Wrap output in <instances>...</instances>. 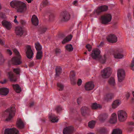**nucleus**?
Here are the masks:
<instances>
[{"label": "nucleus", "mask_w": 134, "mask_h": 134, "mask_svg": "<svg viewBox=\"0 0 134 134\" xmlns=\"http://www.w3.org/2000/svg\"><path fill=\"white\" fill-rule=\"evenodd\" d=\"M107 40L111 43H115L117 42V38L116 36L113 34H111L107 38Z\"/></svg>", "instance_id": "14"}, {"label": "nucleus", "mask_w": 134, "mask_h": 134, "mask_svg": "<svg viewBox=\"0 0 134 134\" xmlns=\"http://www.w3.org/2000/svg\"><path fill=\"white\" fill-rule=\"evenodd\" d=\"M9 78L11 81H15L16 80L15 76L12 72H10L8 73Z\"/></svg>", "instance_id": "28"}, {"label": "nucleus", "mask_w": 134, "mask_h": 134, "mask_svg": "<svg viewBox=\"0 0 134 134\" xmlns=\"http://www.w3.org/2000/svg\"><path fill=\"white\" fill-rule=\"evenodd\" d=\"M78 2L76 1H75L73 2V4L75 5H76V4Z\"/></svg>", "instance_id": "61"}, {"label": "nucleus", "mask_w": 134, "mask_h": 134, "mask_svg": "<svg viewBox=\"0 0 134 134\" xmlns=\"http://www.w3.org/2000/svg\"><path fill=\"white\" fill-rule=\"evenodd\" d=\"M43 4L44 5H48V3L47 0H45L43 2Z\"/></svg>", "instance_id": "59"}, {"label": "nucleus", "mask_w": 134, "mask_h": 134, "mask_svg": "<svg viewBox=\"0 0 134 134\" xmlns=\"http://www.w3.org/2000/svg\"><path fill=\"white\" fill-rule=\"evenodd\" d=\"M15 106L13 105L5 111L3 116L6 118V121H9L13 118L15 115Z\"/></svg>", "instance_id": "1"}, {"label": "nucleus", "mask_w": 134, "mask_h": 134, "mask_svg": "<svg viewBox=\"0 0 134 134\" xmlns=\"http://www.w3.org/2000/svg\"><path fill=\"white\" fill-rule=\"evenodd\" d=\"M42 56V51H37L36 54V58L37 59H40L41 58Z\"/></svg>", "instance_id": "37"}, {"label": "nucleus", "mask_w": 134, "mask_h": 134, "mask_svg": "<svg viewBox=\"0 0 134 134\" xmlns=\"http://www.w3.org/2000/svg\"><path fill=\"white\" fill-rule=\"evenodd\" d=\"M0 17L2 19H5L6 16L4 14L1 12H0Z\"/></svg>", "instance_id": "44"}, {"label": "nucleus", "mask_w": 134, "mask_h": 134, "mask_svg": "<svg viewBox=\"0 0 134 134\" xmlns=\"http://www.w3.org/2000/svg\"><path fill=\"white\" fill-rule=\"evenodd\" d=\"M114 57L115 58L121 59L124 56L120 53H116L114 54Z\"/></svg>", "instance_id": "34"}, {"label": "nucleus", "mask_w": 134, "mask_h": 134, "mask_svg": "<svg viewBox=\"0 0 134 134\" xmlns=\"http://www.w3.org/2000/svg\"><path fill=\"white\" fill-rule=\"evenodd\" d=\"M86 48L88 49L89 51H90L92 49L91 46L89 44H87L86 46Z\"/></svg>", "instance_id": "47"}, {"label": "nucleus", "mask_w": 134, "mask_h": 134, "mask_svg": "<svg viewBox=\"0 0 134 134\" xmlns=\"http://www.w3.org/2000/svg\"><path fill=\"white\" fill-rule=\"evenodd\" d=\"M72 36L71 35H70L67 36L65 39H64L63 41H62V43L63 44H64L70 41L72 38Z\"/></svg>", "instance_id": "31"}, {"label": "nucleus", "mask_w": 134, "mask_h": 134, "mask_svg": "<svg viewBox=\"0 0 134 134\" xmlns=\"http://www.w3.org/2000/svg\"><path fill=\"white\" fill-rule=\"evenodd\" d=\"M122 131L119 129L113 130L112 134H122Z\"/></svg>", "instance_id": "35"}, {"label": "nucleus", "mask_w": 134, "mask_h": 134, "mask_svg": "<svg viewBox=\"0 0 134 134\" xmlns=\"http://www.w3.org/2000/svg\"><path fill=\"white\" fill-rule=\"evenodd\" d=\"M27 9L26 4L23 2L20 1L17 11L18 12L23 13L25 12Z\"/></svg>", "instance_id": "6"}, {"label": "nucleus", "mask_w": 134, "mask_h": 134, "mask_svg": "<svg viewBox=\"0 0 134 134\" xmlns=\"http://www.w3.org/2000/svg\"><path fill=\"white\" fill-rule=\"evenodd\" d=\"M25 51L28 58L31 59L33 58L34 53L32 48L30 45H26L25 47Z\"/></svg>", "instance_id": "5"}, {"label": "nucleus", "mask_w": 134, "mask_h": 134, "mask_svg": "<svg viewBox=\"0 0 134 134\" xmlns=\"http://www.w3.org/2000/svg\"><path fill=\"white\" fill-rule=\"evenodd\" d=\"M15 32L17 35L21 36L24 33L23 28L20 26L16 27L15 28Z\"/></svg>", "instance_id": "16"}, {"label": "nucleus", "mask_w": 134, "mask_h": 134, "mask_svg": "<svg viewBox=\"0 0 134 134\" xmlns=\"http://www.w3.org/2000/svg\"><path fill=\"white\" fill-rule=\"evenodd\" d=\"M82 100V98L81 97L77 99V102L79 104H80V103Z\"/></svg>", "instance_id": "57"}, {"label": "nucleus", "mask_w": 134, "mask_h": 134, "mask_svg": "<svg viewBox=\"0 0 134 134\" xmlns=\"http://www.w3.org/2000/svg\"><path fill=\"white\" fill-rule=\"evenodd\" d=\"M108 9V7L105 5H102L99 7L97 9L95 10L94 13L97 14H99L101 12L106 11Z\"/></svg>", "instance_id": "12"}, {"label": "nucleus", "mask_w": 134, "mask_h": 134, "mask_svg": "<svg viewBox=\"0 0 134 134\" xmlns=\"http://www.w3.org/2000/svg\"><path fill=\"white\" fill-rule=\"evenodd\" d=\"M48 118L53 123L57 122L58 121V117L51 113L49 114Z\"/></svg>", "instance_id": "17"}, {"label": "nucleus", "mask_w": 134, "mask_h": 134, "mask_svg": "<svg viewBox=\"0 0 134 134\" xmlns=\"http://www.w3.org/2000/svg\"><path fill=\"white\" fill-rule=\"evenodd\" d=\"M57 85L59 90L62 91L63 89L64 86L63 84L60 83H58Z\"/></svg>", "instance_id": "41"}, {"label": "nucleus", "mask_w": 134, "mask_h": 134, "mask_svg": "<svg viewBox=\"0 0 134 134\" xmlns=\"http://www.w3.org/2000/svg\"><path fill=\"white\" fill-rule=\"evenodd\" d=\"M16 125L17 127L20 129L23 128L24 126L23 122L20 119H18L17 120L16 123Z\"/></svg>", "instance_id": "25"}, {"label": "nucleus", "mask_w": 134, "mask_h": 134, "mask_svg": "<svg viewBox=\"0 0 134 134\" xmlns=\"http://www.w3.org/2000/svg\"><path fill=\"white\" fill-rule=\"evenodd\" d=\"M14 22L16 24H18L19 23V22L17 20V16L16 15H15L14 16Z\"/></svg>", "instance_id": "48"}, {"label": "nucleus", "mask_w": 134, "mask_h": 134, "mask_svg": "<svg viewBox=\"0 0 134 134\" xmlns=\"http://www.w3.org/2000/svg\"><path fill=\"white\" fill-rule=\"evenodd\" d=\"M91 108L93 109H97L98 108H100L101 107L99 104H97L96 103H93L91 105Z\"/></svg>", "instance_id": "33"}, {"label": "nucleus", "mask_w": 134, "mask_h": 134, "mask_svg": "<svg viewBox=\"0 0 134 134\" xmlns=\"http://www.w3.org/2000/svg\"><path fill=\"white\" fill-rule=\"evenodd\" d=\"M107 132V130L105 128L102 129L101 130V133H106Z\"/></svg>", "instance_id": "51"}, {"label": "nucleus", "mask_w": 134, "mask_h": 134, "mask_svg": "<svg viewBox=\"0 0 134 134\" xmlns=\"http://www.w3.org/2000/svg\"><path fill=\"white\" fill-rule=\"evenodd\" d=\"M129 125L134 126V121H131L129 122L128 123Z\"/></svg>", "instance_id": "55"}, {"label": "nucleus", "mask_w": 134, "mask_h": 134, "mask_svg": "<svg viewBox=\"0 0 134 134\" xmlns=\"http://www.w3.org/2000/svg\"><path fill=\"white\" fill-rule=\"evenodd\" d=\"M130 96V94L129 93H127L126 95V97L127 99H128Z\"/></svg>", "instance_id": "60"}, {"label": "nucleus", "mask_w": 134, "mask_h": 134, "mask_svg": "<svg viewBox=\"0 0 134 134\" xmlns=\"http://www.w3.org/2000/svg\"><path fill=\"white\" fill-rule=\"evenodd\" d=\"M95 122L94 121L89 122L88 124V127L91 129L93 128L95 126Z\"/></svg>", "instance_id": "40"}, {"label": "nucleus", "mask_w": 134, "mask_h": 134, "mask_svg": "<svg viewBox=\"0 0 134 134\" xmlns=\"http://www.w3.org/2000/svg\"><path fill=\"white\" fill-rule=\"evenodd\" d=\"M13 71L16 74L20 75V70L19 68L14 69H13Z\"/></svg>", "instance_id": "43"}, {"label": "nucleus", "mask_w": 134, "mask_h": 134, "mask_svg": "<svg viewBox=\"0 0 134 134\" xmlns=\"http://www.w3.org/2000/svg\"><path fill=\"white\" fill-rule=\"evenodd\" d=\"M127 130L128 132H131L133 130V127H128L127 128Z\"/></svg>", "instance_id": "52"}, {"label": "nucleus", "mask_w": 134, "mask_h": 134, "mask_svg": "<svg viewBox=\"0 0 134 134\" xmlns=\"http://www.w3.org/2000/svg\"><path fill=\"white\" fill-rule=\"evenodd\" d=\"M131 67L132 69L134 71V69L133 67H134V58H133L132 61V63L131 65Z\"/></svg>", "instance_id": "46"}, {"label": "nucleus", "mask_w": 134, "mask_h": 134, "mask_svg": "<svg viewBox=\"0 0 134 134\" xmlns=\"http://www.w3.org/2000/svg\"><path fill=\"white\" fill-rule=\"evenodd\" d=\"M35 47L37 51H42V47L39 42H37L35 43Z\"/></svg>", "instance_id": "32"}, {"label": "nucleus", "mask_w": 134, "mask_h": 134, "mask_svg": "<svg viewBox=\"0 0 134 134\" xmlns=\"http://www.w3.org/2000/svg\"><path fill=\"white\" fill-rule=\"evenodd\" d=\"M5 43V41L4 40L0 38V43L2 45H4Z\"/></svg>", "instance_id": "53"}, {"label": "nucleus", "mask_w": 134, "mask_h": 134, "mask_svg": "<svg viewBox=\"0 0 134 134\" xmlns=\"http://www.w3.org/2000/svg\"><path fill=\"white\" fill-rule=\"evenodd\" d=\"M121 103V101L119 100H117L114 101L112 104L113 108L115 109L119 106Z\"/></svg>", "instance_id": "24"}, {"label": "nucleus", "mask_w": 134, "mask_h": 134, "mask_svg": "<svg viewBox=\"0 0 134 134\" xmlns=\"http://www.w3.org/2000/svg\"><path fill=\"white\" fill-rule=\"evenodd\" d=\"M7 53L10 55L12 54V52L9 49H8L7 50Z\"/></svg>", "instance_id": "56"}, {"label": "nucleus", "mask_w": 134, "mask_h": 134, "mask_svg": "<svg viewBox=\"0 0 134 134\" xmlns=\"http://www.w3.org/2000/svg\"><path fill=\"white\" fill-rule=\"evenodd\" d=\"M132 94L133 96V98H132V100H134V91H133L132 92Z\"/></svg>", "instance_id": "63"}, {"label": "nucleus", "mask_w": 134, "mask_h": 134, "mask_svg": "<svg viewBox=\"0 0 134 134\" xmlns=\"http://www.w3.org/2000/svg\"><path fill=\"white\" fill-rule=\"evenodd\" d=\"M9 92V89L6 88H0V94L3 96L7 95Z\"/></svg>", "instance_id": "22"}, {"label": "nucleus", "mask_w": 134, "mask_h": 134, "mask_svg": "<svg viewBox=\"0 0 134 134\" xmlns=\"http://www.w3.org/2000/svg\"><path fill=\"white\" fill-rule=\"evenodd\" d=\"M55 52L57 54H59L61 53V50L57 48L55 50Z\"/></svg>", "instance_id": "45"}, {"label": "nucleus", "mask_w": 134, "mask_h": 134, "mask_svg": "<svg viewBox=\"0 0 134 134\" xmlns=\"http://www.w3.org/2000/svg\"><path fill=\"white\" fill-rule=\"evenodd\" d=\"M47 30V29L46 28H43L41 30V33H44Z\"/></svg>", "instance_id": "58"}, {"label": "nucleus", "mask_w": 134, "mask_h": 134, "mask_svg": "<svg viewBox=\"0 0 134 134\" xmlns=\"http://www.w3.org/2000/svg\"><path fill=\"white\" fill-rule=\"evenodd\" d=\"M117 115L115 113H113L110 117L109 121V122L111 124H114L117 121Z\"/></svg>", "instance_id": "19"}, {"label": "nucleus", "mask_w": 134, "mask_h": 134, "mask_svg": "<svg viewBox=\"0 0 134 134\" xmlns=\"http://www.w3.org/2000/svg\"><path fill=\"white\" fill-rule=\"evenodd\" d=\"M28 3H31L32 1H33V0H25Z\"/></svg>", "instance_id": "62"}, {"label": "nucleus", "mask_w": 134, "mask_h": 134, "mask_svg": "<svg viewBox=\"0 0 134 134\" xmlns=\"http://www.w3.org/2000/svg\"><path fill=\"white\" fill-rule=\"evenodd\" d=\"M74 131V128L72 126L67 127L64 128L63 130V134H71Z\"/></svg>", "instance_id": "15"}, {"label": "nucleus", "mask_w": 134, "mask_h": 134, "mask_svg": "<svg viewBox=\"0 0 134 134\" xmlns=\"http://www.w3.org/2000/svg\"><path fill=\"white\" fill-rule=\"evenodd\" d=\"M2 23L3 27L6 29L9 30L12 28V24L10 22L4 20L2 21Z\"/></svg>", "instance_id": "13"}, {"label": "nucleus", "mask_w": 134, "mask_h": 134, "mask_svg": "<svg viewBox=\"0 0 134 134\" xmlns=\"http://www.w3.org/2000/svg\"><path fill=\"white\" fill-rule=\"evenodd\" d=\"M31 21L32 24L35 26H37L38 25V20L37 16L35 15L32 16L31 19Z\"/></svg>", "instance_id": "23"}, {"label": "nucleus", "mask_w": 134, "mask_h": 134, "mask_svg": "<svg viewBox=\"0 0 134 134\" xmlns=\"http://www.w3.org/2000/svg\"><path fill=\"white\" fill-rule=\"evenodd\" d=\"M89 110L88 108L86 107H82L81 109V111L82 115L83 116H85L87 112Z\"/></svg>", "instance_id": "27"}, {"label": "nucleus", "mask_w": 134, "mask_h": 134, "mask_svg": "<svg viewBox=\"0 0 134 134\" xmlns=\"http://www.w3.org/2000/svg\"><path fill=\"white\" fill-rule=\"evenodd\" d=\"M13 86L14 90L17 93H19L21 91V88L18 84L13 85Z\"/></svg>", "instance_id": "29"}, {"label": "nucleus", "mask_w": 134, "mask_h": 134, "mask_svg": "<svg viewBox=\"0 0 134 134\" xmlns=\"http://www.w3.org/2000/svg\"><path fill=\"white\" fill-rule=\"evenodd\" d=\"M94 86V85L92 82H89L86 84L85 86V88L86 90H90L92 89Z\"/></svg>", "instance_id": "20"}, {"label": "nucleus", "mask_w": 134, "mask_h": 134, "mask_svg": "<svg viewBox=\"0 0 134 134\" xmlns=\"http://www.w3.org/2000/svg\"><path fill=\"white\" fill-rule=\"evenodd\" d=\"M100 52L99 49H94L92 50L91 56L93 59L99 60L102 63H104L106 59V55H104L103 59L100 54Z\"/></svg>", "instance_id": "2"}, {"label": "nucleus", "mask_w": 134, "mask_h": 134, "mask_svg": "<svg viewBox=\"0 0 134 134\" xmlns=\"http://www.w3.org/2000/svg\"><path fill=\"white\" fill-rule=\"evenodd\" d=\"M82 83V81L81 79H79L77 82V84L78 86L80 85Z\"/></svg>", "instance_id": "54"}, {"label": "nucleus", "mask_w": 134, "mask_h": 134, "mask_svg": "<svg viewBox=\"0 0 134 134\" xmlns=\"http://www.w3.org/2000/svg\"><path fill=\"white\" fill-rule=\"evenodd\" d=\"M18 1H13L10 3L11 6L13 8H18L20 2Z\"/></svg>", "instance_id": "26"}, {"label": "nucleus", "mask_w": 134, "mask_h": 134, "mask_svg": "<svg viewBox=\"0 0 134 134\" xmlns=\"http://www.w3.org/2000/svg\"><path fill=\"white\" fill-rule=\"evenodd\" d=\"M109 84L111 86H114L115 84V80L113 77H111L109 80Z\"/></svg>", "instance_id": "38"}, {"label": "nucleus", "mask_w": 134, "mask_h": 134, "mask_svg": "<svg viewBox=\"0 0 134 134\" xmlns=\"http://www.w3.org/2000/svg\"><path fill=\"white\" fill-rule=\"evenodd\" d=\"M62 110V108L61 106H57L55 109V110L57 113L60 112Z\"/></svg>", "instance_id": "42"}, {"label": "nucleus", "mask_w": 134, "mask_h": 134, "mask_svg": "<svg viewBox=\"0 0 134 134\" xmlns=\"http://www.w3.org/2000/svg\"><path fill=\"white\" fill-rule=\"evenodd\" d=\"M7 81V80L5 79H4L3 80H1V83L4 84L6 83Z\"/></svg>", "instance_id": "50"}, {"label": "nucleus", "mask_w": 134, "mask_h": 134, "mask_svg": "<svg viewBox=\"0 0 134 134\" xmlns=\"http://www.w3.org/2000/svg\"><path fill=\"white\" fill-rule=\"evenodd\" d=\"M0 60H1L2 61V62H3L4 61V59L3 55L1 52H0Z\"/></svg>", "instance_id": "49"}, {"label": "nucleus", "mask_w": 134, "mask_h": 134, "mask_svg": "<svg viewBox=\"0 0 134 134\" xmlns=\"http://www.w3.org/2000/svg\"><path fill=\"white\" fill-rule=\"evenodd\" d=\"M132 120H134V114H133L132 116Z\"/></svg>", "instance_id": "64"}, {"label": "nucleus", "mask_w": 134, "mask_h": 134, "mask_svg": "<svg viewBox=\"0 0 134 134\" xmlns=\"http://www.w3.org/2000/svg\"><path fill=\"white\" fill-rule=\"evenodd\" d=\"M70 18V14L67 12H65L61 13L59 17L60 20L62 21H67Z\"/></svg>", "instance_id": "10"}, {"label": "nucleus", "mask_w": 134, "mask_h": 134, "mask_svg": "<svg viewBox=\"0 0 134 134\" xmlns=\"http://www.w3.org/2000/svg\"><path fill=\"white\" fill-rule=\"evenodd\" d=\"M5 134H19V131L16 128H13L6 129L4 131Z\"/></svg>", "instance_id": "11"}, {"label": "nucleus", "mask_w": 134, "mask_h": 134, "mask_svg": "<svg viewBox=\"0 0 134 134\" xmlns=\"http://www.w3.org/2000/svg\"><path fill=\"white\" fill-rule=\"evenodd\" d=\"M114 97V95L112 93H109L105 94L104 96L105 99L107 100L111 99Z\"/></svg>", "instance_id": "30"}, {"label": "nucleus", "mask_w": 134, "mask_h": 134, "mask_svg": "<svg viewBox=\"0 0 134 134\" xmlns=\"http://www.w3.org/2000/svg\"><path fill=\"white\" fill-rule=\"evenodd\" d=\"M112 19V16L110 14H108L102 16L101 20L103 24H108L110 22Z\"/></svg>", "instance_id": "9"}, {"label": "nucleus", "mask_w": 134, "mask_h": 134, "mask_svg": "<svg viewBox=\"0 0 134 134\" xmlns=\"http://www.w3.org/2000/svg\"><path fill=\"white\" fill-rule=\"evenodd\" d=\"M118 117L119 121L124 122L126 119L127 114L126 112L124 110H119L117 112Z\"/></svg>", "instance_id": "4"}, {"label": "nucleus", "mask_w": 134, "mask_h": 134, "mask_svg": "<svg viewBox=\"0 0 134 134\" xmlns=\"http://www.w3.org/2000/svg\"><path fill=\"white\" fill-rule=\"evenodd\" d=\"M108 114L107 113H104L100 115L98 118L101 122L105 121L108 118Z\"/></svg>", "instance_id": "18"}, {"label": "nucleus", "mask_w": 134, "mask_h": 134, "mask_svg": "<svg viewBox=\"0 0 134 134\" xmlns=\"http://www.w3.org/2000/svg\"><path fill=\"white\" fill-rule=\"evenodd\" d=\"M65 48L66 50L69 52L72 51L73 49V48L71 44H67L65 46Z\"/></svg>", "instance_id": "36"}, {"label": "nucleus", "mask_w": 134, "mask_h": 134, "mask_svg": "<svg viewBox=\"0 0 134 134\" xmlns=\"http://www.w3.org/2000/svg\"><path fill=\"white\" fill-rule=\"evenodd\" d=\"M13 51L14 53L16 55V56L13 58L12 59V63L14 65H18L21 63L22 61L21 60V56L19 55L18 51L16 49H13Z\"/></svg>", "instance_id": "3"}, {"label": "nucleus", "mask_w": 134, "mask_h": 134, "mask_svg": "<svg viewBox=\"0 0 134 134\" xmlns=\"http://www.w3.org/2000/svg\"><path fill=\"white\" fill-rule=\"evenodd\" d=\"M111 73V68L109 67L106 68L101 71V76L103 78L106 79L109 77Z\"/></svg>", "instance_id": "7"}, {"label": "nucleus", "mask_w": 134, "mask_h": 134, "mask_svg": "<svg viewBox=\"0 0 134 134\" xmlns=\"http://www.w3.org/2000/svg\"><path fill=\"white\" fill-rule=\"evenodd\" d=\"M75 73L74 71H72L70 72V79L71 81V84L73 85H74L76 83V81L75 80Z\"/></svg>", "instance_id": "21"}, {"label": "nucleus", "mask_w": 134, "mask_h": 134, "mask_svg": "<svg viewBox=\"0 0 134 134\" xmlns=\"http://www.w3.org/2000/svg\"><path fill=\"white\" fill-rule=\"evenodd\" d=\"M117 76L119 82H122L125 76V73L124 70L122 69H119L118 71Z\"/></svg>", "instance_id": "8"}, {"label": "nucleus", "mask_w": 134, "mask_h": 134, "mask_svg": "<svg viewBox=\"0 0 134 134\" xmlns=\"http://www.w3.org/2000/svg\"><path fill=\"white\" fill-rule=\"evenodd\" d=\"M62 69L60 67H58L56 69V75L57 76H59L61 74Z\"/></svg>", "instance_id": "39"}]
</instances>
